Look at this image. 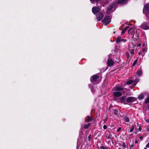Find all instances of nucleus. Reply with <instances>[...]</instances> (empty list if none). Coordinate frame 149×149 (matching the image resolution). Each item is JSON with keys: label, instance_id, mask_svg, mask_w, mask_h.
Wrapping results in <instances>:
<instances>
[{"label": "nucleus", "instance_id": "obj_6", "mask_svg": "<svg viewBox=\"0 0 149 149\" xmlns=\"http://www.w3.org/2000/svg\"><path fill=\"white\" fill-rule=\"evenodd\" d=\"M104 17L103 14L102 13H100L96 15V19L98 21H100Z\"/></svg>", "mask_w": 149, "mask_h": 149}, {"label": "nucleus", "instance_id": "obj_37", "mask_svg": "<svg viewBox=\"0 0 149 149\" xmlns=\"http://www.w3.org/2000/svg\"><path fill=\"white\" fill-rule=\"evenodd\" d=\"M91 91L93 93H94V91H93V89L92 88H91Z\"/></svg>", "mask_w": 149, "mask_h": 149}, {"label": "nucleus", "instance_id": "obj_31", "mask_svg": "<svg viewBox=\"0 0 149 149\" xmlns=\"http://www.w3.org/2000/svg\"><path fill=\"white\" fill-rule=\"evenodd\" d=\"M129 28V27L127 26H126V27H125V28L124 29V30H125V31H126V30H127V29H128V28Z\"/></svg>", "mask_w": 149, "mask_h": 149}, {"label": "nucleus", "instance_id": "obj_8", "mask_svg": "<svg viewBox=\"0 0 149 149\" xmlns=\"http://www.w3.org/2000/svg\"><path fill=\"white\" fill-rule=\"evenodd\" d=\"M100 10V8L97 6H94L92 8V12L95 14L98 12Z\"/></svg>", "mask_w": 149, "mask_h": 149}, {"label": "nucleus", "instance_id": "obj_3", "mask_svg": "<svg viewBox=\"0 0 149 149\" xmlns=\"http://www.w3.org/2000/svg\"><path fill=\"white\" fill-rule=\"evenodd\" d=\"M136 76L134 75V77H132V78L133 80H130L126 82V84L128 85H129L132 84L133 82H135L136 84L139 81V79L137 78H136Z\"/></svg>", "mask_w": 149, "mask_h": 149}, {"label": "nucleus", "instance_id": "obj_24", "mask_svg": "<svg viewBox=\"0 0 149 149\" xmlns=\"http://www.w3.org/2000/svg\"><path fill=\"white\" fill-rule=\"evenodd\" d=\"M122 146L125 148H126V145L125 142H123V143Z\"/></svg>", "mask_w": 149, "mask_h": 149}, {"label": "nucleus", "instance_id": "obj_43", "mask_svg": "<svg viewBox=\"0 0 149 149\" xmlns=\"http://www.w3.org/2000/svg\"><path fill=\"white\" fill-rule=\"evenodd\" d=\"M143 51H145V50H144H144H143Z\"/></svg>", "mask_w": 149, "mask_h": 149}, {"label": "nucleus", "instance_id": "obj_11", "mask_svg": "<svg viewBox=\"0 0 149 149\" xmlns=\"http://www.w3.org/2000/svg\"><path fill=\"white\" fill-rule=\"evenodd\" d=\"M114 64V62L112 59L109 58L108 60L107 65L109 66L113 65Z\"/></svg>", "mask_w": 149, "mask_h": 149}, {"label": "nucleus", "instance_id": "obj_1", "mask_svg": "<svg viewBox=\"0 0 149 149\" xmlns=\"http://www.w3.org/2000/svg\"><path fill=\"white\" fill-rule=\"evenodd\" d=\"M91 81L95 84H98L99 82V78L98 75H93L91 78Z\"/></svg>", "mask_w": 149, "mask_h": 149}, {"label": "nucleus", "instance_id": "obj_4", "mask_svg": "<svg viewBox=\"0 0 149 149\" xmlns=\"http://www.w3.org/2000/svg\"><path fill=\"white\" fill-rule=\"evenodd\" d=\"M111 17L109 16L106 17L102 21L103 23L105 25H107L111 22Z\"/></svg>", "mask_w": 149, "mask_h": 149}, {"label": "nucleus", "instance_id": "obj_40", "mask_svg": "<svg viewBox=\"0 0 149 149\" xmlns=\"http://www.w3.org/2000/svg\"><path fill=\"white\" fill-rule=\"evenodd\" d=\"M143 138V137H142V136H141V137H139V138L141 139H142Z\"/></svg>", "mask_w": 149, "mask_h": 149}, {"label": "nucleus", "instance_id": "obj_17", "mask_svg": "<svg viewBox=\"0 0 149 149\" xmlns=\"http://www.w3.org/2000/svg\"><path fill=\"white\" fill-rule=\"evenodd\" d=\"M137 73L139 76H140L142 74V72L141 70H139L137 71Z\"/></svg>", "mask_w": 149, "mask_h": 149}, {"label": "nucleus", "instance_id": "obj_26", "mask_svg": "<svg viewBox=\"0 0 149 149\" xmlns=\"http://www.w3.org/2000/svg\"><path fill=\"white\" fill-rule=\"evenodd\" d=\"M121 127H119V128L118 129H117V132H119V131H120V130H121Z\"/></svg>", "mask_w": 149, "mask_h": 149}, {"label": "nucleus", "instance_id": "obj_14", "mask_svg": "<svg viewBox=\"0 0 149 149\" xmlns=\"http://www.w3.org/2000/svg\"><path fill=\"white\" fill-rule=\"evenodd\" d=\"M127 0H118V3L120 4L123 5L127 3Z\"/></svg>", "mask_w": 149, "mask_h": 149}, {"label": "nucleus", "instance_id": "obj_28", "mask_svg": "<svg viewBox=\"0 0 149 149\" xmlns=\"http://www.w3.org/2000/svg\"><path fill=\"white\" fill-rule=\"evenodd\" d=\"M126 41V40L124 39H122L121 40V41L123 42H125Z\"/></svg>", "mask_w": 149, "mask_h": 149}, {"label": "nucleus", "instance_id": "obj_13", "mask_svg": "<svg viewBox=\"0 0 149 149\" xmlns=\"http://www.w3.org/2000/svg\"><path fill=\"white\" fill-rule=\"evenodd\" d=\"M136 30V29L134 28H131L130 29L128 33L132 35L134 34V32Z\"/></svg>", "mask_w": 149, "mask_h": 149}, {"label": "nucleus", "instance_id": "obj_16", "mask_svg": "<svg viewBox=\"0 0 149 149\" xmlns=\"http://www.w3.org/2000/svg\"><path fill=\"white\" fill-rule=\"evenodd\" d=\"M144 97V95L143 94H141L139 95L138 97V98L139 99H142Z\"/></svg>", "mask_w": 149, "mask_h": 149}, {"label": "nucleus", "instance_id": "obj_36", "mask_svg": "<svg viewBox=\"0 0 149 149\" xmlns=\"http://www.w3.org/2000/svg\"><path fill=\"white\" fill-rule=\"evenodd\" d=\"M145 120H146V122H147L148 123H149V120L147 119H146Z\"/></svg>", "mask_w": 149, "mask_h": 149}, {"label": "nucleus", "instance_id": "obj_33", "mask_svg": "<svg viewBox=\"0 0 149 149\" xmlns=\"http://www.w3.org/2000/svg\"><path fill=\"white\" fill-rule=\"evenodd\" d=\"M125 31H126L125 30H123V31H122V34H124V33H125Z\"/></svg>", "mask_w": 149, "mask_h": 149}, {"label": "nucleus", "instance_id": "obj_22", "mask_svg": "<svg viewBox=\"0 0 149 149\" xmlns=\"http://www.w3.org/2000/svg\"><path fill=\"white\" fill-rule=\"evenodd\" d=\"M134 128V125H133L132 126V127L130 128V131L129 132H132L133 131Z\"/></svg>", "mask_w": 149, "mask_h": 149}, {"label": "nucleus", "instance_id": "obj_10", "mask_svg": "<svg viewBox=\"0 0 149 149\" xmlns=\"http://www.w3.org/2000/svg\"><path fill=\"white\" fill-rule=\"evenodd\" d=\"M114 6V4H112L107 7V11L108 14H109L110 13V11H111V9L113 8Z\"/></svg>", "mask_w": 149, "mask_h": 149}, {"label": "nucleus", "instance_id": "obj_19", "mask_svg": "<svg viewBox=\"0 0 149 149\" xmlns=\"http://www.w3.org/2000/svg\"><path fill=\"white\" fill-rule=\"evenodd\" d=\"M124 119L125 121L126 122H129V119L127 117H124Z\"/></svg>", "mask_w": 149, "mask_h": 149}, {"label": "nucleus", "instance_id": "obj_9", "mask_svg": "<svg viewBox=\"0 0 149 149\" xmlns=\"http://www.w3.org/2000/svg\"><path fill=\"white\" fill-rule=\"evenodd\" d=\"M113 91H120L124 90V88L121 86H117L113 88Z\"/></svg>", "mask_w": 149, "mask_h": 149}, {"label": "nucleus", "instance_id": "obj_20", "mask_svg": "<svg viewBox=\"0 0 149 149\" xmlns=\"http://www.w3.org/2000/svg\"><path fill=\"white\" fill-rule=\"evenodd\" d=\"M134 49H130L129 50V52L132 55H133L134 54Z\"/></svg>", "mask_w": 149, "mask_h": 149}, {"label": "nucleus", "instance_id": "obj_25", "mask_svg": "<svg viewBox=\"0 0 149 149\" xmlns=\"http://www.w3.org/2000/svg\"><path fill=\"white\" fill-rule=\"evenodd\" d=\"M106 147L104 146H100V148L102 149H106Z\"/></svg>", "mask_w": 149, "mask_h": 149}, {"label": "nucleus", "instance_id": "obj_7", "mask_svg": "<svg viewBox=\"0 0 149 149\" xmlns=\"http://www.w3.org/2000/svg\"><path fill=\"white\" fill-rule=\"evenodd\" d=\"M113 94L114 96L116 97L121 96L122 95L121 92L117 91H114L113 92Z\"/></svg>", "mask_w": 149, "mask_h": 149}, {"label": "nucleus", "instance_id": "obj_38", "mask_svg": "<svg viewBox=\"0 0 149 149\" xmlns=\"http://www.w3.org/2000/svg\"><path fill=\"white\" fill-rule=\"evenodd\" d=\"M141 45V44H139L137 45V47H140Z\"/></svg>", "mask_w": 149, "mask_h": 149}, {"label": "nucleus", "instance_id": "obj_5", "mask_svg": "<svg viewBox=\"0 0 149 149\" xmlns=\"http://www.w3.org/2000/svg\"><path fill=\"white\" fill-rule=\"evenodd\" d=\"M141 27L144 29H149V24L147 22H144L141 26Z\"/></svg>", "mask_w": 149, "mask_h": 149}, {"label": "nucleus", "instance_id": "obj_32", "mask_svg": "<svg viewBox=\"0 0 149 149\" xmlns=\"http://www.w3.org/2000/svg\"><path fill=\"white\" fill-rule=\"evenodd\" d=\"M117 112L118 111L116 110H115L114 111V113L116 114Z\"/></svg>", "mask_w": 149, "mask_h": 149}, {"label": "nucleus", "instance_id": "obj_39", "mask_svg": "<svg viewBox=\"0 0 149 149\" xmlns=\"http://www.w3.org/2000/svg\"><path fill=\"white\" fill-rule=\"evenodd\" d=\"M116 62L117 63H119L120 62V61L119 60H118V61H116Z\"/></svg>", "mask_w": 149, "mask_h": 149}, {"label": "nucleus", "instance_id": "obj_30", "mask_svg": "<svg viewBox=\"0 0 149 149\" xmlns=\"http://www.w3.org/2000/svg\"><path fill=\"white\" fill-rule=\"evenodd\" d=\"M107 128V126L106 125H104L103 126V128L104 129H106Z\"/></svg>", "mask_w": 149, "mask_h": 149}, {"label": "nucleus", "instance_id": "obj_18", "mask_svg": "<svg viewBox=\"0 0 149 149\" xmlns=\"http://www.w3.org/2000/svg\"><path fill=\"white\" fill-rule=\"evenodd\" d=\"M121 38L120 37L118 36L117 37L116 42L117 43H119L121 41Z\"/></svg>", "mask_w": 149, "mask_h": 149}, {"label": "nucleus", "instance_id": "obj_21", "mask_svg": "<svg viewBox=\"0 0 149 149\" xmlns=\"http://www.w3.org/2000/svg\"><path fill=\"white\" fill-rule=\"evenodd\" d=\"M90 125V123H88L85 124L84 127V128L86 129L88 128V127Z\"/></svg>", "mask_w": 149, "mask_h": 149}, {"label": "nucleus", "instance_id": "obj_12", "mask_svg": "<svg viewBox=\"0 0 149 149\" xmlns=\"http://www.w3.org/2000/svg\"><path fill=\"white\" fill-rule=\"evenodd\" d=\"M134 97H128L127 98L126 101L127 102H131L132 101H134Z\"/></svg>", "mask_w": 149, "mask_h": 149}, {"label": "nucleus", "instance_id": "obj_23", "mask_svg": "<svg viewBox=\"0 0 149 149\" xmlns=\"http://www.w3.org/2000/svg\"><path fill=\"white\" fill-rule=\"evenodd\" d=\"M126 98V97L124 96H123L121 97L120 100L122 101H124Z\"/></svg>", "mask_w": 149, "mask_h": 149}, {"label": "nucleus", "instance_id": "obj_15", "mask_svg": "<svg viewBox=\"0 0 149 149\" xmlns=\"http://www.w3.org/2000/svg\"><path fill=\"white\" fill-rule=\"evenodd\" d=\"M86 120L88 122H90L92 120V119L90 116H87L86 118Z\"/></svg>", "mask_w": 149, "mask_h": 149}, {"label": "nucleus", "instance_id": "obj_27", "mask_svg": "<svg viewBox=\"0 0 149 149\" xmlns=\"http://www.w3.org/2000/svg\"><path fill=\"white\" fill-rule=\"evenodd\" d=\"M98 0H90V1L92 3H94L93 2L94 1H97Z\"/></svg>", "mask_w": 149, "mask_h": 149}, {"label": "nucleus", "instance_id": "obj_42", "mask_svg": "<svg viewBox=\"0 0 149 149\" xmlns=\"http://www.w3.org/2000/svg\"><path fill=\"white\" fill-rule=\"evenodd\" d=\"M106 149H108V148H106Z\"/></svg>", "mask_w": 149, "mask_h": 149}, {"label": "nucleus", "instance_id": "obj_2", "mask_svg": "<svg viewBox=\"0 0 149 149\" xmlns=\"http://www.w3.org/2000/svg\"><path fill=\"white\" fill-rule=\"evenodd\" d=\"M143 13L145 14L147 17L149 16V4H146L145 5L143 10Z\"/></svg>", "mask_w": 149, "mask_h": 149}, {"label": "nucleus", "instance_id": "obj_29", "mask_svg": "<svg viewBox=\"0 0 149 149\" xmlns=\"http://www.w3.org/2000/svg\"><path fill=\"white\" fill-rule=\"evenodd\" d=\"M146 147L147 148H149V142L148 143V144L146 145Z\"/></svg>", "mask_w": 149, "mask_h": 149}, {"label": "nucleus", "instance_id": "obj_41", "mask_svg": "<svg viewBox=\"0 0 149 149\" xmlns=\"http://www.w3.org/2000/svg\"><path fill=\"white\" fill-rule=\"evenodd\" d=\"M135 143H138V142L137 141H136Z\"/></svg>", "mask_w": 149, "mask_h": 149}, {"label": "nucleus", "instance_id": "obj_34", "mask_svg": "<svg viewBox=\"0 0 149 149\" xmlns=\"http://www.w3.org/2000/svg\"><path fill=\"white\" fill-rule=\"evenodd\" d=\"M137 60H136L135 61H134V63H133V65H135V64L136 63V62H137Z\"/></svg>", "mask_w": 149, "mask_h": 149}, {"label": "nucleus", "instance_id": "obj_35", "mask_svg": "<svg viewBox=\"0 0 149 149\" xmlns=\"http://www.w3.org/2000/svg\"><path fill=\"white\" fill-rule=\"evenodd\" d=\"M91 134H89V136H88V139L90 141V139H91Z\"/></svg>", "mask_w": 149, "mask_h": 149}]
</instances>
